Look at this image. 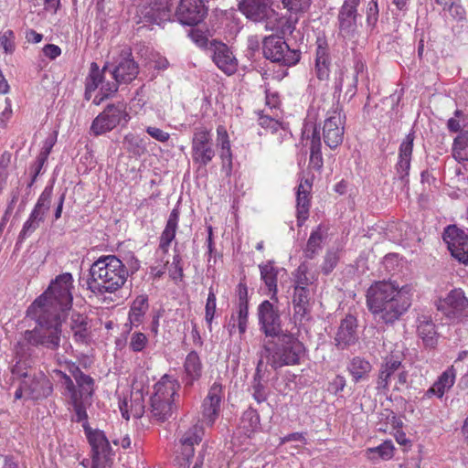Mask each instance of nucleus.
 <instances>
[{"label": "nucleus", "mask_w": 468, "mask_h": 468, "mask_svg": "<svg viewBox=\"0 0 468 468\" xmlns=\"http://www.w3.org/2000/svg\"><path fill=\"white\" fill-rule=\"evenodd\" d=\"M84 430L91 447L92 458H108L112 454V448L104 432L86 426Z\"/></svg>", "instance_id": "nucleus-24"}, {"label": "nucleus", "mask_w": 468, "mask_h": 468, "mask_svg": "<svg viewBox=\"0 0 468 468\" xmlns=\"http://www.w3.org/2000/svg\"><path fill=\"white\" fill-rule=\"evenodd\" d=\"M330 59L327 49L321 45L316 51L315 69L319 80H325L329 76Z\"/></svg>", "instance_id": "nucleus-42"}, {"label": "nucleus", "mask_w": 468, "mask_h": 468, "mask_svg": "<svg viewBox=\"0 0 468 468\" xmlns=\"http://www.w3.org/2000/svg\"><path fill=\"white\" fill-rule=\"evenodd\" d=\"M311 292L309 288L298 287L293 288L292 295V307H293V320L296 323L302 324L310 320L311 314Z\"/></svg>", "instance_id": "nucleus-21"}, {"label": "nucleus", "mask_w": 468, "mask_h": 468, "mask_svg": "<svg viewBox=\"0 0 468 468\" xmlns=\"http://www.w3.org/2000/svg\"><path fill=\"white\" fill-rule=\"evenodd\" d=\"M239 9L253 22H265L267 30L274 31L281 21L279 14L272 8V0H241Z\"/></svg>", "instance_id": "nucleus-7"}, {"label": "nucleus", "mask_w": 468, "mask_h": 468, "mask_svg": "<svg viewBox=\"0 0 468 468\" xmlns=\"http://www.w3.org/2000/svg\"><path fill=\"white\" fill-rule=\"evenodd\" d=\"M217 133L218 142V144L220 145V148H228V146L230 145V143L226 129L223 126H218L217 129Z\"/></svg>", "instance_id": "nucleus-63"}, {"label": "nucleus", "mask_w": 468, "mask_h": 468, "mask_svg": "<svg viewBox=\"0 0 468 468\" xmlns=\"http://www.w3.org/2000/svg\"><path fill=\"white\" fill-rule=\"evenodd\" d=\"M130 120L123 102L108 104L92 122L90 131L98 136L113 130L118 125L124 126Z\"/></svg>", "instance_id": "nucleus-9"}, {"label": "nucleus", "mask_w": 468, "mask_h": 468, "mask_svg": "<svg viewBox=\"0 0 468 468\" xmlns=\"http://www.w3.org/2000/svg\"><path fill=\"white\" fill-rule=\"evenodd\" d=\"M131 412L134 418H141L144 413V405L142 404V396L139 395L131 400Z\"/></svg>", "instance_id": "nucleus-62"}, {"label": "nucleus", "mask_w": 468, "mask_h": 468, "mask_svg": "<svg viewBox=\"0 0 468 468\" xmlns=\"http://www.w3.org/2000/svg\"><path fill=\"white\" fill-rule=\"evenodd\" d=\"M150 413L151 418L159 422H165L169 420L173 413L175 407L173 403L151 398Z\"/></svg>", "instance_id": "nucleus-33"}, {"label": "nucleus", "mask_w": 468, "mask_h": 468, "mask_svg": "<svg viewBox=\"0 0 468 468\" xmlns=\"http://www.w3.org/2000/svg\"><path fill=\"white\" fill-rule=\"evenodd\" d=\"M72 276L69 272L58 275L48 288L37 298L32 304V310L43 309L46 311H57L60 315L72 306Z\"/></svg>", "instance_id": "nucleus-4"}, {"label": "nucleus", "mask_w": 468, "mask_h": 468, "mask_svg": "<svg viewBox=\"0 0 468 468\" xmlns=\"http://www.w3.org/2000/svg\"><path fill=\"white\" fill-rule=\"evenodd\" d=\"M211 131L201 126L195 128L192 138V160L197 168L206 167L215 157Z\"/></svg>", "instance_id": "nucleus-10"}, {"label": "nucleus", "mask_w": 468, "mask_h": 468, "mask_svg": "<svg viewBox=\"0 0 468 468\" xmlns=\"http://www.w3.org/2000/svg\"><path fill=\"white\" fill-rule=\"evenodd\" d=\"M417 332L420 338L427 347L434 348L437 346L439 334L431 315H421L418 318Z\"/></svg>", "instance_id": "nucleus-26"}, {"label": "nucleus", "mask_w": 468, "mask_h": 468, "mask_svg": "<svg viewBox=\"0 0 468 468\" xmlns=\"http://www.w3.org/2000/svg\"><path fill=\"white\" fill-rule=\"evenodd\" d=\"M357 320L352 314H347L340 323L335 336V346L344 350L358 341Z\"/></svg>", "instance_id": "nucleus-20"}, {"label": "nucleus", "mask_w": 468, "mask_h": 468, "mask_svg": "<svg viewBox=\"0 0 468 468\" xmlns=\"http://www.w3.org/2000/svg\"><path fill=\"white\" fill-rule=\"evenodd\" d=\"M249 314V304H239L238 327L240 334H244L247 329Z\"/></svg>", "instance_id": "nucleus-54"}, {"label": "nucleus", "mask_w": 468, "mask_h": 468, "mask_svg": "<svg viewBox=\"0 0 468 468\" xmlns=\"http://www.w3.org/2000/svg\"><path fill=\"white\" fill-rule=\"evenodd\" d=\"M0 47L5 53H12L15 50V34L8 29L0 36Z\"/></svg>", "instance_id": "nucleus-52"}, {"label": "nucleus", "mask_w": 468, "mask_h": 468, "mask_svg": "<svg viewBox=\"0 0 468 468\" xmlns=\"http://www.w3.org/2000/svg\"><path fill=\"white\" fill-rule=\"evenodd\" d=\"M148 308V303H147V297L144 295L138 296L132 307L129 314V319L131 323H139L141 322V319L143 315L144 314L145 311Z\"/></svg>", "instance_id": "nucleus-46"}, {"label": "nucleus", "mask_w": 468, "mask_h": 468, "mask_svg": "<svg viewBox=\"0 0 468 468\" xmlns=\"http://www.w3.org/2000/svg\"><path fill=\"white\" fill-rule=\"evenodd\" d=\"M108 68L106 63L102 69H100L96 62H91L89 76L86 79V93L94 91L100 83L102 82L103 73Z\"/></svg>", "instance_id": "nucleus-43"}, {"label": "nucleus", "mask_w": 468, "mask_h": 468, "mask_svg": "<svg viewBox=\"0 0 468 468\" xmlns=\"http://www.w3.org/2000/svg\"><path fill=\"white\" fill-rule=\"evenodd\" d=\"M212 59L217 67L227 75L237 71L238 62L229 48L221 42L215 43Z\"/></svg>", "instance_id": "nucleus-23"}, {"label": "nucleus", "mask_w": 468, "mask_h": 468, "mask_svg": "<svg viewBox=\"0 0 468 468\" xmlns=\"http://www.w3.org/2000/svg\"><path fill=\"white\" fill-rule=\"evenodd\" d=\"M308 273V266L306 263L303 262L301 263L298 268L296 269L295 272L293 273V282L294 286L293 288L298 287H305L308 288L310 284H312V282H310V279L307 277Z\"/></svg>", "instance_id": "nucleus-49"}, {"label": "nucleus", "mask_w": 468, "mask_h": 468, "mask_svg": "<svg viewBox=\"0 0 468 468\" xmlns=\"http://www.w3.org/2000/svg\"><path fill=\"white\" fill-rule=\"evenodd\" d=\"M360 0H345L338 14L339 34L352 39L357 32V5Z\"/></svg>", "instance_id": "nucleus-15"}, {"label": "nucleus", "mask_w": 468, "mask_h": 468, "mask_svg": "<svg viewBox=\"0 0 468 468\" xmlns=\"http://www.w3.org/2000/svg\"><path fill=\"white\" fill-rule=\"evenodd\" d=\"M180 388L179 382L173 377L165 374L154 385V393L151 398L163 399L173 403L175 395Z\"/></svg>", "instance_id": "nucleus-27"}, {"label": "nucleus", "mask_w": 468, "mask_h": 468, "mask_svg": "<svg viewBox=\"0 0 468 468\" xmlns=\"http://www.w3.org/2000/svg\"><path fill=\"white\" fill-rule=\"evenodd\" d=\"M262 52L264 57L271 62L287 67L296 65L301 59L300 49L290 48L283 37L277 35L264 37Z\"/></svg>", "instance_id": "nucleus-6"}, {"label": "nucleus", "mask_w": 468, "mask_h": 468, "mask_svg": "<svg viewBox=\"0 0 468 468\" xmlns=\"http://www.w3.org/2000/svg\"><path fill=\"white\" fill-rule=\"evenodd\" d=\"M23 387L26 395L32 399L47 398L53 391L49 378L43 372L35 373L27 379H23Z\"/></svg>", "instance_id": "nucleus-19"}, {"label": "nucleus", "mask_w": 468, "mask_h": 468, "mask_svg": "<svg viewBox=\"0 0 468 468\" xmlns=\"http://www.w3.org/2000/svg\"><path fill=\"white\" fill-rule=\"evenodd\" d=\"M55 372L57 375H58L63 379V386L65 387L67 391L70 394V399L73 398V394H79L78 391L76 390L75 385L69 376H68L67 374L63 373L60 370H56Z\"/></svg>", "instance_id": "nucleus-60"}, {"label": "nucleus", "mask_w": 468, "mask_h": 468, "mask_svg": "<svg viewBox=\"0 0 468 468\" xmlns=\"http://www.w3.org/2000/svg\"><path fill=\"white\" fill-rule=\"evenodd\" d=\"M148 342L146 335L143 333H133L131 335L130 347L134 352L142 351Z\"/></svg>", "instance_id": "nucleus-53"}, {"label": "nucleus", "mask_w": 468, "mask_h": 468, "mask_svg": "<svg viewBox=\"0 0 468 468\" xmlns=\"http://www.w3.org/2000/svg\"><path fill=\"white\" fill-rule=\"evenodd\" d=\"M297 18L292 19V17H289L285 21H282L281 18L278 27L275 30L281 28L282 35L292 34L295 29V24L297 23Z\"/></svg>", "instance_id": "nucleus-58"}, {"label": "nucleus", "mask_w": 468, "mask_h": 468, "mask_svg": "<svg viewBox=\"0 0 468 468\" xmlns=\"http://www.w3.org/2000/svg\"><path fill=\"white\" fill-rule=\"evenodd\" d=\"M180 261H181V259H180L179 255L174 256V259H173L174 270L170 271V277L175 281L177 279L181 280L184 276L183 268L180 265Z\"/></svg>", "instance_id": "nucleus-61"}, {"label": "nucleus", "mask_w": 468, "mask_h": 468, "mask_svg": "<svg viewBox=\"0 0 468 468\" xmlns=\"http://www.w3.org/2000/svg\"><path fill=\"white\" fill-rule=\"evenodd\" d=\"M436 307L452 322L462 323L468 319V297L462 288L451 290L436 302Z\"/></svg>", "instance_id": "nucleus-8"}, {"label": "nucleus", "mask_w": 468, "mask_h": 468, "mask_svg": "<svg viewBox=\"0 0 468 468\" xmlns=\"http://www.w3.org/2000/svg\"><path fill=\"white\" fill-rule=\"evenodd\" d=\"M205 310H206V314H205L206 321L210 324L212 323V320L214 318L215 312H216V294H215L212 287L209 288V292L207 295Z\"/></svg>", "instance_id": "nucleus-51"}, {"label": "nucleus", "mask_w": 468, "mask_h": 468, "mask_svg": "<svg viewBox=\"0 0 468 468\" xmlns=\"http://www.w3.org/2000/svg\"><path fill=\"white\" fill-rule=\"evenodd\" d=\"M179 220V210L177 208H174L168 218L165 228L161 234L159 248L166 252L171 242L176 237V232L177 229V224Z\"/></svg>", "instance_id": "nucleus-30"}, {"label": "nucleus", "mask_w": 468, "mask_h": 468, "mask_svg": "<svg viewBox=\"0 0 468 468\" xmlns=\"http://www.w3.org/2000/svg\"><path fill=\"white\" fill-rule=\"evenodd\" d=\"M400 179H405L410 170V134L406 136L399 148V160L397 165Z\"/></svg>", "instance_id": "nucleus-41"}, {"label": "nucleus", "mask_w": 468, "mask_h": 468, "mask_svg": "<svg viewBox=\"0 0 468 468\" xmlns=\"http://www.w3.org/2000/svg\"><path fill=\"white\" fill-rule=\"evenodd\" d=\"M127 276L125 266L116 256L100 258L90 266L88 288L92 292H113L124 284Z\"/></svg>", "instance_id": "nucleus-3"}, {"label": "nucleus", "mask_w": 468, "mask_h": 468, "mask_svg": "<svg viewBox=\"0 0 468 468\" xmlns=\"http://www.w3.org/2000/svg\"><path fill=\"white\" fill-rule=\"evenodd\" d=\"M73 377L79 387V396L84 397V399H90L93 394L94 380L89 375L84 374L79 367L72 372Z\"/></svg>", "instance_id": "nucleus-37"}, {"label": "nucleus", "mask_w": 468, "mask_h": 468, "mask_svg": "<svg viewBox=\"0 0 468 468\" xmlns=\"http://www.w3.org/2000/svg\"><path fill=\"white\" fill-rule=\"evenodd\" d=\"M121 81H117L114 80V81L107 82L102 85L101 91L103 92V96L100 99V101L97 102L99 104L101 101L108 98L112 94H114L119 88V84H121Z\"/></svg>", "instance_id": "nucleus-59"}, {"label": "nucleus", "mask_w": 468, "mask_h": 468, "mask_svg": "<svg viewBox=\"0 0 468 468\" xmlns=\"http://www.w3.org/2000/svg\"><path fill=\"white\" fill-rule=\"evenodd\" d=\"M347 370L353 378L355 383L365 380L369 377L372 370L370 362L361 356H354L347 367Z\"/></svg>", "instance_id": "nucleus-32"}, {"label": "nucleus", "mask_w": 468, "mask_h": 468, "mask_svg": "<svg viewBox=\"0 0 468 468\" xmlns=\"http://www.w3.org/2000/svg\"><path fill=\"white\" fill-rule=\"evenodd\" d=\"M115 64L112 74L113 79L117 81L130 83L139 73V66L133 59L130 48H125L121 51L116 58Z\"/></svg>", "instance_id": "nucleus-16"}, {"label": "nucleus", "mask_w": 468, "mask_h": 468, "mask_svg": "<svg viewBox=\"0 0 468 468\" xmlns=\"http://www.w3.org/2000/svg\"><path fill=\"white\" fill-rule=\"evenodd\" d=\"M146 133L158 142L165 143L167 142L170 138V134L162 129L157 127L148 126L146 128Z\"/></svg>", "instance_id": "nucleus-56"}, {"label": "nucleus", "mask_w": 468, "mask_h": 468, "mask_svg": "<svg viewBox=\"0 0 468 468\" xmlns=\"http://www.w3.org/2000/svg\"><path fill=\"white\" fill-rule=\"evenodd\" d=\"M259 269L261 271V278L271 293V299H273L278 292L277 282L278 274L280 270L275 266L273 261H268L265 263L260 264Z\"/></svg>", "instance_id": "nucleus-28"}, {"label": "nucleus", "mask_w": 468, "mask_h": 468, "mask_svg": "<svg viewBox=\"0 0 468 468\" xmlns=\"http://www.w3.org/2000/svg\"><path fill=\"white\" fill-rule=\"evenodd\" d=\"M43 53L46 57L54 59L60 55L61 49L57 45L48 44L43 48Z\"/></svg>", "instance_id": "nucleus-64"}, {"label": "nucleus", "mask_w": 468, "mask_h": 468, "mask_svg": "<svg viewBox=\"0 0 468 468\" xmlns=\"http://www.w3.org/2000/svg\"><path fill=\"white\" fill-rule=\"evenodd\" d=\"M357 81L355 72H347L342 69L338 80L335 81V92H344L345 97L351 99L356 92Z\"/></svg>", "instance_id": "nucleus-31"}, {"label": "nucleus", "mask_w": 468, "mask_h": 468, "mask_svg": "<svg viewBox=\"0 0 468 468\" xmlns=\"http://www.w3.org/2000/svg\"><path fill=\"white\" fill-rule=\"evenodd\" d=\"M142 14L147 22L161 25L163 22L170 20L171 9L163 4H154L146 7Z\"/></svg>", "instance_id": "nucleus-35"}, {"label": "nucleus", "mask_w": 468, "mask_h": 468, "mask_svg": "<svg viewBox=\"0 0 468 468\" xmlns=\"http://www.w3.org/2000/svg\"><path fill=\"white\" fill-rule=\"evenodd\" d=\"M393 444L391 441H386L378 447L368 448L367 450V456L370 460H388L393 456Z\"/></svg>", "instance_id": "nucleus-45"}, {"label": "nucleus", "mask_w": 468, "mask_h": 468, "mask_svg": "<svg viewBox=\"0 0 468 468\" xmlns=\"http://www.w3.org/2000/svg\"><path fill=\"white\" fill-rule=\"evenodd\" d=\"M203 429L201 426L194 425L180 439L181 452L176 458L179 468H188L190 460L194 457V445L199 444L202 441Z\"/></svg>", "instance_id": "nucleus-18"}, {"label": "nucleus", "mask_w": 468, "mask_h": 468, "mask_svg": "<svg viewBox=\"0 0 468 468\" xmlns=\"http://www.w3.org/2000/svg\"><path fill=\"white\" fill-rule=\"evenodd\" d=\"M339 261L338 253L335 250H327L321 266L322 272L324 275L331 273Z\"/></svg>", "instance_id": "nucleus-50"}, {"label": "nucleus", "mask_w": 468, "mask_h": 468, "mask_svg": "<svg viewBox=\"0 0 468 468\" xmlns=\"http://www.w3.org/2000/svg\"><path fill=\"white\" fill-rule=\"evenodd\" d=\"M310 199L309 190L300 184L297 189V220L301 226L309 216Z\"/></svg>", "instance_id": "nucleus-38"}, {"label": "nucleus", "mask_w": 468, "mask_h": 468, "mask_svg": "<svg viewBox=\"0 0 468 468\" xmlns=\"http://www.w3.org/2000/svg\"><path fill=\"white\" fill-rule=\"evenodd\" d=\"M258 317L261 330L268 337H275L282 333L279 310L268 300L258 307Z\"/></svg>", "instance_id": "nucleus-14"}, {"label": "nucleus", "mask_w": 468, "mask_h": 468, "mask_svg": "<svg viewBox=\"0 0 468 468\" xmlns=\"http://www.w3.org/2000/svg\"><path fill=\"white\" fill-rule=\"evenodd\" d=\"M52 197V186H47L39 196L29 218L25 222L19 234V239L34 232L45 219V215L49 210Z\"/></svg>", "instance_id": "nucleus-13"}, {"label": "nucleus", "mask_w": 468, "mask_h": 468, "mask_svg": "<svg viewBox=\"0 0 468 468\" xmlns=\"http://www.w3.org/2000/svg\"><path fill=\"white\" fill-rule=\"evenodd\" d=\"M378 17V4L375 1H371L368 4V7L367 10V22L368 26L374 27Z\"/></svg>", "instance_id": "nucleus-57"}, {"label": "nucleus", "mask_w": 468, "mask_h": 468, "mask_svg": "<svg viewBox=\"0 0 468 468\" xmlns=\"http://www.w3.org/2000/svg\"><path fill=\"white\" fill-rule=\"evenodd\" d=\"M282 3L284 8L297 15L307 12L312 0H282Z\"/></svg>", "instance_id": "nucleus-48"}, {"label": "nucleus", "mask_w": 468, "mask_h": 468, "mask_svg": "<svg viewBox=\"0 0 468 468\" xmlns=\"http://www.w3.org/2000/svg\"><path fill=\"white\" fill-rule=\"evenodd\" d=\"M262 365V359L258 362L256 371L253 377L251 389L252 396L258 403H261L267 399L268 394L266 391V385L262 382L261 366Z\"/></svg>", "instance_id": "nucleus-39"}, {"label": "nucleus", "mask_w": 468, "mask_h": 468, "mask_svg": "<svg viewBox=\"0 0 468 468\" xmlns=\"http://www.w3.org/2000/svg\"><path fill=\"white\" fill-rule=\"evenodd\" d=\"M452 155L458 162L468 161V132L463 133L455 138Z\"/></svg>", "instance_id": "nucleus-44"}, {"label": "nucleus", "mask_w": 468, "mask_h": 468, "mask_svg": "<svg viewBox=\"0 0 468 468\" xmlns=\"http://www.w3.org/2000/svg\"><path fill=\"white\" fill-rule=\"evenodd\" d=\"M27 316L36 321L37 325L24 334L25 340L33 346H44L57 350L60 346L63 315L57 311L49 312L43 309L32 310L29 306Z\"/></svg>", "instance_id": "nucleus-2"}, {"label": "nucleus", "mask_w": 468, "mask_h": 468, "mask_svg": "<svg viewBox=\"0 0 468 468\" xmlns=\"http://www.w3.org/2000/svg\"><path fill=\"white\" fill-rule=\"evenodd\" d=\"M70 399L75 412V421L80 422L87 420L86 406L90 403V399H84V397H80L79 394H73Z\"/></svg>", "instance_id": "nucleus-47"}, {"label": "nucleus", "mask_w": 468, "mask_h": 468, "mask_svg": "<svg viewBox=\"0 0 468 468\" xmlns=\"http://www.w3.org/2000/svg\"><path fill=\"white\" fill-rule=\"evenodd\" d=\"M345 116L340 111H335L325 119L323 126V137L324 144L331 149L339 146L344 139Z\"/></svg>", "instance_id": "nucleus-17"}, {"label": "nucleus", "mask_w": 468, "mask_h": 468, "mask_svg": "<svg viewBox=\"0 0 468 468\" xmlns=\"http://www.w3.org/2000/svg\"><path fill=\"white\" fill-rule=\"evenodd\" d=\"M321 145L320 133L314 127L311 138L309 167L317 172H321L324 166Z\"/></svg>", "instance_id": "nucleus-34"}, {"label": "nucleus", "mask_w": 468, "mask_h": 468, "mask_svg": "<svg viewBox=\"0 0 468 468\" xmlns=\"http://www.w3.org/2000/svg\"><path fill=\"white\" fill-rule=\"evenodd\" d=\"M276 337L278 339L275 343H263V350L271 367L278 369L284 366L298 365L304 351L303 343L291 333H282Z\"/></svg>", "instance_id": "nucleus-5"}, {"label": "nucleus", "mask_w": 468, "mask_h": 468, "mask_svg": "<svg viewBox=\"0 0 468 468\" xmlns=\"http://www.w3.org/2000/svg\"><path fill=\"white\" fill-rule=\"evenodd\" d=\"M207 16V7L203 0H180L175 12L176 20L188 27L197 26Z\"/></svg>", "instance_id": "nucleus-12"}, {"label": "nucleus", "mask_w": 468, "mask_h": 468, "mask_svg": "<svg viewBox=\"0 0 468 468\" xmlns=\"http://www.w3.org/2000/svg\"><path fill=\"white\" fill-rule=\"evenodd\" d=\"M259 124L271 132H277L281 127V123L277 120L262 114L259 117Z\"/></svg>", "instance_id": "nucleus-55"}, {"label": "nucleus", "mask_w": 468, "mask_h": 468, "mask_svg": "<svg viewBox=\"0 0 468 468\" xmlns=\"http://www.w3.org/2000/svg\"><path fill=\"white\" fill-rule=\"evenodd\" d=\"M222 385L215 382L209 388L207 396L203 402V419L212 425L218 418L220 410Z\"/></svg>", "instance_id": "nucleus-22"}, {"label": "nucleus", "mask_w": 468, "mask_h": 468, "mask_svg": "<svg viewBox=\"0 0 468 468\" xmlns=\"http://www.w3.org/2000/svg\"><path fill=\"white\" fill-rule=\"evenodd\" d=\"M184 367L187 378L186 385H192L201 377L202 372V364L197 352L192 351L186 356Z\"/></svg>", "instance_id": "nucleus-36"}, {"label": "nucleus", "mask_w": 468, "mask_h": 468, "mask_svg": "<svg viewBox=\"0 0 468 468\" xmlns=\"http://www.w3.org/2000/svg\"><path fill=\"white\" fill-rule=\"evenodd\" d=\"M404 289L395 282H376L367 292L368 310L384 323H394L408 309V305L401 302Z\"/></svg>", "instance_id": "nucleus-1"}, {"label": "nucleus", "mask_w": 468, "mask_h": 468, "mask_svg": "<svg viewBox=\"0 0 468 468\" xmlns=\"http://www.w3.org/2000/svg\"><path fill=\"white\" fill-rule=\"evenodd\" d=\"M442 239L451 255L466 265L468 263V234L456 225H450L444 229Z\"/></svg>", "instance_id": "nucleus-11"}, {"label": "nucleus", "mask_w": 468, "mask_h": 468, "mask_svg": "<svg viewBox=\"0 0 468 468\" xmlns=\"http://www.w3.org/2000/svg\"><path fill=\"white\" fill-rule=\"evenodd\" d=\"M455 378L454 366H451L439 377L438 380L428 389L427 393L442 398L445 392L453 386Z\"/></svg>", "instance_id": "nucleus-29"}, {"label": "nucleus", "mask_w": 468, "mask_h": 468, "mask_svg": "<svg viewBox=\"0 0 468 468\" xmlns=\"http://www.w3.org/2000/svg\"><path fill=\"white\" fill-rule=\"evenodd\" d=\"M69 328L75 342L87 344L90 339V326L87 315L80 313H72Z\"/></svg>", "instance_id": "nucleus-25"}, {"label": "nucleus", "mask_w": 468, "mask_h": 468, "mask_svg": "<svg viewBox=\"0 0 468 468\" xmlns=\"http://www.w3.org/2000/svg\"><path fill=\"white\" fill-rule=\"evenodd\" d=\"M323 239L322 228L318 226L316 229L311 233L306 247L303 250V254L306 259L312 260L317 255L319 250L322 248Z\"/></svg>", "instance_id": "nucleus-40"}]
</instances>
